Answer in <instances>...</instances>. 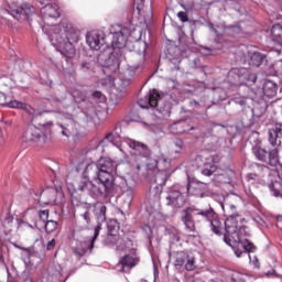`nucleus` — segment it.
<instances>
[{"label":"nucleus","instance_id":"9b49d317","mask_svg":"<svg viewBox=\"0 0 282 282\" xmlns=\"http://www.w3.org/2000/svg\"><path fill=\"white\" fill-rule=\"evenodd\" d=\"M102 227L98 225L94 230V237L93 238H86L83 242H79L75 248L74 252L75 254H78L79 257H83L86 254L87 250L94 249V241L98 239V235H100V230Z\"/></svg>","mask_w":282,"mask_h":282},{"label":"nucleus","instance_id":"c85d7f7f","mask_svg":"<svg viewBox=\"0 0 282 282\" xmlns=\"http://www.w3.org/2000/svg\"><path fill=\"white\" fill-rule=\"evenodd\" d=\"M270 166H279V149H273L268 154V161Z\"/></svg>","mask_w":282,"mask_h":282},{"label":"nucleus","instance_id":"dca6fc26","mask_svg":"<svg viewBox=\"0 0 282 282\" xmlns=\"http://www.w3.org/2000/svg\"><path fill=\"white\" fill-rule=\"evenodd\" d=\"M41 14L43 15L44 20L58 19V17H61V11L58 10V4L48 3V4L44 6L41 9Z\"/></svg>","mask_w":282,"mask_h":282},{"label":"nucleus","instance_id":"1a4fd4ad","mask_svg":"<svg viewBox=\"0 0 282 282\" xmlns=\"http://www.w3.org/2000/svg\"><path fill=\"white\" fill-rule=\"evenodd\" d=\"M128 145L138 153V155L134 156V162H137V169L140 171V167L147 162V158L150 155L149 148L144 143H140L135 140H129Z\"/></svg>","mask_w":282,"mask_h":282},{"label":"nucleus","instance_id":"13d9d810","mask_svg":"<svg viewBox=\"0 0 282 282\" xmlns=\"http://www.w3.org/2000/svg\"><path fill=\"white\" fill-rule=\"evenodd\" d=\"M193 282H204L200 278H195Z\"/></svg>","mask_w":282,"mask_h":282},{"label":"nucleus","instance_id":"423d86ee","mask_svg":"<svg viewBox=\"0 0 282 282\" xmlns=\"http://www.w3.org/2000/svg\"><path fill=\"white\" fill-rule=\"evenodd\" d=\"M94 212L99 224H102L107 220V207L104 204L97 203L95 208L89 205H84L78 208V228H82V230L89 228V224H91V213Z\"/></svg>","mask_w":282,"mask_h":282},{"label":"nucleus","instance_id":"052dcab7","mask_svg":"<svg viewBox=\"0 0 282 282\" xmlns=\"http://www.w3.org/2000/svg\"><path fill=\"white\" fill-rule=\"evenodd\" d=\"M28 268H32V262L25 261Z\"/></svg>","mask_w":282,"mask_h":282},{"label":"nucleus","instance_id":"f3484780","mask_svg":"<svg viewBox=\"0 0 282 282\" xmlns=\"http://www.w3.org/2000/svg\"><path fill=\"white\" fill-rule=\"evenodd\" d=\"M279 138H282V123H276L274 128L269 130V142L272 147L281 144Z\"/></svg>","mask_w":282,"mask_h":282},{"label":"nucleus","instance_id":"0e129e2a","mask_svg":"<svg viewBox=\"0 0 282 282\" xmlns=\"http://www.w3.org/2000/svg\"><path fill=\"white\" fill-rule=\"evenodd\" d=\"M140 282H149V281H147V280H141Z\"/></svg>","mask_w":282,"mask_h":282},{"label":"nucleus","instance_id":"5fc2aeb1","mask_svg":"<svg viewBox=\"0 0 282 282\" xmlns=\"http://www.w3.org/2000/svg\"><path fill=\"white\" fill-rule=\"evenodd\" d=\"M237 102H238V105H240L241 107H243V105H246V99H242V100L237 101Z\"/></svg>","mask_w":282,"mask_h":282},{"label":"nucleus","instance_id":"6e6d98bb","mask_svg":"<svg viewBox=\"0 0 282 282\" xmlns=\"http://www.w3.org/2000/svg\"><path fill=\"white\" fill-rule=\"evenodd\" d=\"M139 106L141 107V109H148L149 107L142 105V101H139Z\"/></svg>","mask_w":282,"mask_h":282},{"label":"nucleus","instance_id":"c756f323","mask_svg":"<svg viewBox=\"0 0 282 282\" xmlns=\"http://www.w3.org/2000/svg\"><path fill=\"white\" fill-rule=\"evenodd\" d=\"M158 100H160V94L158 93V90L153 89L148 95V105H150L151 107H155L158 105Z\"/></svg>","mask_w":282,"mask_h":282},{"label":"nucleus","instance_id":"58836bf2","mask_svg":"<svg viewBox=\"0 0 282 282\" xmlns=\"http://www.w3.org/2000/svg\"><path fill=\"white\" fill-rule=\"evenodd\" d=\"M84 113L86 118H94V116H96V108H94V106H89V108L86 109Z\"/></svg>","mask_w":282,"mask_h":282},{"label":"nucleus","instance_id":"b1692460","mask_svg":"<svg viewBox=\"0 0 282 282\" xmlns=\"http://www.w3.org/2000/svg\"><path fill=\"white\" fill-rule=\"evenodd\" d=\"M130 45H132V52H135L137 54H139V56H144V54H147V42L135 40V37H133L132 35V41Z\"/></svg>","mask_w":282,"mask_h":282},{"label":"nucleus","instance_id":"f03ea898","mask_svg":"<svg viewBox=\"0 0 282 282\" xmlns=\"http://www.w3.org/2000/svg\"><path fill=\"white\" fill-rule=\"evenodd\" d=\"M116 171L118 167L109 158L99 159L97 164H82L77 167L78 176L73 186L75 191L88 193L91 197L110 193Z\"/></svg>","mask_w":282,"mask_h":282},{"label":"nucleus","instance_id":"f704fd0d","mask_svg":"<svg viewBox=\"0 0 282 282\" xmlns=\"http://www.w3.org/2000/svg\"><path fill=\"white\" fill-rule=\"evenodd\" d=\"M72 96L75 102H83V100H85V94L80 93L79 90H74Z\"/></svg>","mask_w":282,"mask_h":282},{"label":"nucleus","instance_id":"20e7f679","mask_svg":"<svg viewBox=\"0 0 282 282\" xmlns=\"http://www.w3.org/2000/svg\"><path fill=\"white\" fill-rule=\"evenodd\" d=\"M107 246H110L112 250L117 252H129L126 254L117 265L118 270L121 272H129L132 268L138 265V256H135V245L130 239H124L120 236L113 234L107 236L106 238Z\"/></svg>","mask_w":282,"mask_h":282},{"label":"nucleus","instance_id":"680f3d73","mask_svg":"<svg viewBox=\"0 0 282 282\" xmlns=\"http://www.w3.org/2000/svg\"><path fill=\"white\" fill-rule=\"evenodd\" d=\"M262 171H264V173H268L269 169L265 166H262Z\"/></svg>","mask_w":282,"mask_h":282},{"label":"nucleus","instance_id":"7c9ffc66","mask_svg":"<svg viewBox=\"0 0 282 282\" xmlns=\"http://www.w3.org/2000/svg\"><path fill=\"white\" fill-rule=\"evenodd\" d=\"M112 85L117 91H122V89L129 87V80H122V78H118L112 82Z\"/></svg>","mask_w":282,"mask_h":282},{"label":"nucleus","instance_id":"69168bd1","mask_svg":"<svg viewBox=\"0 0 282 282\" xmlns=\"http://www.w3.org/2000/svg\"><path fill=\"white\" fill-rule=\"evenodd\" d=\"M174 282H180L178 280H174Z\"/></svg>","mask_w":282,"mask_h":282},{"label":"nucleus","instance_id":"39448f33","mask_svg":"<svg viewBox=\"0 0 282 282\" xmlns=\"http://www.w3.org/2000/svg\"><path fill=\"white\" fill-rule=\"evenodd\" d=\"M133 34H135V29L131 25L122 26L116 24L110 28L111 46L113 48L112 56H117V61H122V54L118 56L120 50H124V47L131 50L129 45L133 41Z\"/></svg>","mask_w":282,"mask_h":282},{"label":"nucleus","instance_id":"603ef678","mask_svg":"<svg viewBox=\"0 0 282 282\" xmlns=\"http://www.w3.org/2000/svg\"><path fill=\"white\" fill-rule=\"evenodd\" d=\"M158 276H160V271H158V269H154V281H156Z\"/></svg>","mask_w":282,"mask_h":282},{"label":"nucleus","instance_id":"393cba45","mask_svg":"<svg viewBox=\"0 0 282 282\" xmlns=\"http://www.w3.org/2000/svg\"><path fill=\"white\" fill-rule=\"evenodd\" d=\"M270 39L273 43L282 45V26L281 24H274L270 30Z\"/></svg>","mask_w":282,"mask_h":282},{"label":"nucleus","instance_id":"774afa93","mask_svg":"<svg viewBox=\"0 0 282 282\" xmlns=\"http://www.w3.org/2000/svg\"><path fill=\"white\" fill-rule=\"evenodd\" d=\"M0 138H1V129H0Z\"/></svg>","mask_w":282,"mask_h":282},{"label":"nucleus","instance_id":"cd10ccee","mask_svg":"<svg viewBox=\"0 0 282 282\" xmlns=\"http://www.w3.org/2000/svg\"><path fill=\"white\" fill-rule=\"evenodd\" d=\"M264 58H265V56H263V54H261L259 52H253V53L250 54L249 65H253L254 67H259L261 65V63H263Z\"/></svg>","mask_w":282,"mask_h":282},{"label":"nucleus","instance_id":"bb28decb","mask_svg":"<svg viewBox=\"0 0 282 282\" xmlns=\"http://www.w3.org/2000/svg\"><path fill=\"white\" fill-rule=\"evenodd\" d=\"M234 197H227L223 204V209L224 210H230L231 215L229 217H232L235 219V216L237 215V205L235 203Z\"/></svg>","mask_w":282,"mask_h":282},{"label":"nucleus","instance_id":"c9c22d12","mask_svg":"<svg viewBox=\"0 0 282 282\" xmlns=\"http://www.w3.org/2000/svg\"><path fill=\"white\" fill-rule=\"evenodd\" d=\"M217 171V167L215 165H209V167H205L203 170V175H207L208 177H210V175H213V173H215Z\"/></svg>","mask_w":282,"mask_h":282},{"label":"nucleus","instance_id":"4be33fe9","mask_svg":"<svg viewBox=\"0 0 282 282\" xmlns=\"http://www.w3.org/2000/svg\"><path fill=\"white\" fill-rule=\"evenodd\" d=\"M39 138H41V133L39 132V128L34 126H30L23 137L22 140L23 142H39Z\"/></svg>","mask_w":282,"mask_h":282},{"label":"nucleus","instance_id":"72a5a7b5","mask_svg":"<svg viewBox=\"0 0 282 282\" xmlns=\"http://www.w3.org/2000/svg\"><path fill=\"white\" fill-rule=\"evenodd\" d=\"M58 228V223L55 220H47L45 223V230L46 232H54Z\"/></svg>","mask_w":282,"mask_h":282},{"label":"nucleus","instance_id":"de8ad7c7","mask_svg":"<svg viewBox=\"0 0 282 282\" xmlns=\"http://www.w3.org/2000/svg\"><path fill=\"white\" fill-rule=\"evenodd\" d=\"M91 68V64L84 62L80 64V69H83V72H89V69Z\"/></svg>","mask_w":282,"mask_h":282},{"label":"nucleus","instance_id":"3c124183","mask_svg":"<svg viewBox=\"0 0 282 282\" xmlns=\"http://www.w3.org/2000/svg\"><path fill=\"white\" fill-rule=\"evenodd\" d=\"M209 28L215 32V34L219 35V31L215 29L214 24H209Z\"/></svg>","mask_w":282,"mask_h":282},{"label":"nucleus","instance_id":"09e8293b","mask_svg":"<svg viewBox=\"0 0 282 282\" xmlns=\"http://www.w3.org/2000/svg\"><path fill=\"white\" fill-rule=\"evenodd\" d=\"M4 100H6V95L3 93H0V105H3Z\"/></svg>","mask_w":282,"mask_h":282},{"label":"nucleus","instance_id":"473e14b6","mask_svg":"<svg viewBox=\"0 0 282 282\" xmlns=\"http://www.w3.org/2000/svg\"><path fill=\"white\" fill-rule=\"evenodd\" d=\"M155 183L159 184V186H164V184H166V172L165 171H160L155 175Z\"/></svg>","mask_w":282,"mask_h":282},{"label":"nucleus","instance_id":"ddd939ff","mask_svg":"<svg viewBox=\"0 0 282 282\" xmlns=\"http://www.w3.org/2000/svg\"><path fill=\"white\" fill-rule=\"evenodd\" d=\"M33 13L34 7L29 3H24L18 8H12L9 11V14L17 21H26V19H30V15Z\"/></svg>","mask_w":282,"mask_h":282},{"label":"nucleus","instance_id":"8fccbe9b","mask_svg":"<svg viewBox=\"0 0 282 282\" xmlns=\"http://www.w3.org/2000/svg\"><path fill=\"white\" fill-rule=\"evenodd\" d=\"M272 191H273L274 197H281L282 196L280 191H274V189H272Z\"/></svg>","mask_w":282,"mask_h":282},{"label":"nucleus","instance_id":"5701e85b","mask_svg":"<svg viewBox=\"0 0 282 282\" xmlns=\"http://www.w3.org/2000/svg\"><path fill=\"white\" fill-rule=\"evenodd\" d=\"M7 107H10L11 109H24V111H26V113H30V116H36V110H34V108H32V106H30L28 104H23L18 100H12V101L7 102Z\"/></svg>","mask_w":282,"mask_h":282},{"label":"nucleus","instance_id":"338daca9","mask_svg":"<svg viewBox=\"0 0 282 282\" xmlns=\"http://www.w3.org/2000/svg\"><path fill=\"white\" fill-rule=\"evenodd\" d=\"M24 226H30V225H28V224H24Z\"/></svg>","mask_w":282,"mask_h":282},{"label":"nucleus","instance_id":"4468645a","mask_svg":"<svg viewBox=\"0 0 282 282\" xmlns=\"http://www.w3.org/2000/svg\"><path fill=\"white\" fill-rule=\"evenodd\" d=\"M120 182H121V191L122 193H124L126 195H128V197H133V193H135V178H133L132 175L127 174L126 176L119 177Z\"/></svg>","mask_w":282,"mask_h":282},{"label":"nucleus","instance_id":"864d4df0","mask_svg":"<svg viewBox=\"0 0 282 282\" xmlns=\"http://www.w3.org/2000/svg\"><path fill=\"white\" fill-rule=\"evenodd\" d=\"M226 175L228 176V180H230V177L232 176V171L231 170L227 171Z\"/></svg>","mask_w":282,"mask_h":282},{"label":"nucleus","instance_id":"49530a36","mask_svg":"<svg viewBox=\"0 0 282 282\" xmlns=\"http://www.w3.org/2000/svg\"><path fill=\"white\" fill-rule=\"evenodd\" d=\"M56 248V239H52L47 242L46 250H54Z\"/></svg>","mask_w":282,"mask_h":282},{"label":"nucleus","instance_id":"a878e982","mask_svg":"<svg viewBox=\"0 0 282 282\" xmlns=\"http://www.w3.org/2000/svg\"><path fill=\"white\" fill-rule=\"evenodd\" d=\"M278 89H279V87L272 80H267L263 84V94L268 98H274V96H276Z\"/></svg>","mask_w":282,"mask_h":282},{"label":"nucleus","instance_id":"aec40b11","mask_svg":"<svg viewBox=\"0 0 282 282\" xmlns=\"http://www.w3.org/2000/svg\"><path fill=\"white\" fill-rule=\"evenodd\" d=\"M171 164V160L161 154L158 159L150 160L148 163V169L153 171L154 169H166Z\"/></svg>","mask_w":282,"mask_h":282},{"label":"nucleus","instance_id":"412c9836","mask_svg":"<svg viewBox=\"0 0 282 282\" xmlns=\"http://www.w3.org/2000/svg\"><path fill=\"white\" fill-rule=\"evenodd\" d=\"M206 191V184L191 182L187 185V193L189 195H195L196 197H204Z\"/></svg>","mask_w":282,"mask_h":282},{"label":"nucleus","instance_id":"a19ab883","mask_svg":"<svg viewBox=\"0 0 282 282\" xmlns=\"http://www.w3.org/2000/svg\"><path fill=\"white\" fill-rule=\"evenodd\" d=\"M93 98H96L98 100L97 102H105L106 100L105 95L100 91L93 93Z\"/></svg>","mask_w":282,"mask_h":282},{"label":"nucleus","instance_id":"4c0bfd02","mask_svg":"<svg viewBox=\"0 0 282 282\" xmlns=\"http://www.w3.org/2000/svg\"><path fill=\"white\" fill-rule=\"evenodd\" d=\"M273 69H274V72H275V74H279L280 76H282V59L276 61V62L273 64Z\"/></svg>","mask_w":282,"mask_h":282},{"label":"nucleus","instance_id":"79ce46f5","mask_svg":"<svg viewBox=\"0 0 282 282\" xmlns=\"http://www.w3.org/2000/svg\"><path fill=\"white\" fill-rule=\"evenodd\" d=\"M134 4L137 6L138 13L142 14V10L144 7V0H134Z\"/></svg>","mask_w":282,"mask_h":282},{"label":"nucleus","instance_id":"c03bdc74","mask_svg":"<svg viewBox=\"0 0 282 282\" xmlns=\"http://www.w3.org/2000/svg\"><path fill=\"white\" fill-rule=\"evenodd\" d=\"M183 145H184V143L182 141H176L175 144H174L173 152L174 153H181Z\"/></svg>","mask_w":282,"mask_h":282},{"label":"nucleus","instance_id":"f8f14e48","mask_svg":"<svg viewBox=\"0 0 282 282\" xmlns=\"http://www.w3.org/2000/svg\"><path fill=\"white\" fill-rule=\"evenodd\" d=\"M59 118L63 122L55 126V131L64 135V138H69L74 133V119L72 115H59Z\"/></svg>","mask_w":282,"mask_h":282},{"label":"nucleus","instance_id":"bf43d9fd","mask_svg":"<svg viewBox=\"0 0 282 282\" xmlns=\"http://www.w3.org/2000/svg\"><path fill=\"white\" fill-rule=\"evenodd\" d=\"M272 274H274V271L267 272V276H272Z\"/></svg>","mask_w":282,"mask_h":282},{"label":"nucleus","instance_id":"2eb2a0df","mask_svg":"<svg viewBox=\"0 0 282 282\" xmlns=\"http://www.w3.org/2000/svg\"><path fill=\"white\" fill-rule=\"evenodd\" d=\"M56 193H58V191L54 187H47L43 189V192L41 193V198L39 200L40 206H47V204L56 202Z\"/></svg>","mask_w":282,"mask_h":282},{"label":"nucleus","instance_id":"37998d69","mask_svg":"<svg viewBox=\"0 0 282 282\" xmlns=\"http://www.w3.org/2000/svg\"><path fill=\"white\" fill-rule=\"evenodd\" d=\"M247 182H249L250 184H254L257 182V180H259V175L257 174H248L246 176Z\"/></svg>","mask_w":282,"mask_h":282},{"label":"nucleus","instance_id":"6ab92c4d","mask_svg":"<svg viewBox=\"0 0 282 282\" xmlns=\"http://www.w3.org/2000/svg\"><path fill=\"white\" fill-rule=\"evenodd\" d=\"M120 135L118 133H108L106 138L98 144L97 149H100V147H108V144H111L112 147H117L122 151V148H120Z\"/></svg>","mask_w":282,"mask_h":282},{"label":"nucleus","instance_id":"e2e57ef3","mask_svg":"<svg viewBox=\"0 0 282 282\" xmlns=\"http://www.w3.org/2000/svg\"><path fill=\"white\" fill-rule=\"evenodd\" d=\"M254 259H256V262H253V263H254V267L257 268V263H259V260L257 258H254Z\"/></svg>","mask_w":282,"mask_h":282},{"label":"nucleus","instance_id":"a18cd8bd","mask_svg":"<svg viewBox=\"0 0 282 282\" xmlns=\"http://www.w3.org/2000/svg\"><path fill=\"white\" fill-rule=\"evenodd\" d=\"M177 18L180 19V21H182L183 23H186V21H188V14H186V12L184 11H180L177 13Z\"/></svg>","mask_w":282,"mask_h":282},{"label":"nucleus","instance_id":"4d7b16f0","mask_svg":"<svg viewBox=\"0 0 282 282\" xmlns=\"http://www.w3.org/2000/svg\"><path fill=\"white\" fill-rule=\"evenodd\" d=\"M161 113H163V116H171V112L169 110H166L165 112L161 111Z\"/></svg>","mask_w":282,"mask_h":282},{"label":"nucleus","instance_id":"2f4dec72","mask_svg":"<svg viewBox=\"0 0 282 282\" xmlns=\"http://www.w3.org/2000/svg\"><path fill=\"white\" fill-rule=\"evenodd\" d=\"M269 152L265 149L258 148L256 151V158L261 162H268Z\"/></svg>","mask_w":282,"mask_h":282},{"label":"nucleus","instance_id":"7ed1b4c3","mask_svg":"<svg viewBox=\"0 0 282 282\" xmlns=\"http://www.w3.org/2000/svg\"><path fill=\"white\" fill-rule=\"evenodd\" d=\"M42 32L48 36L53 45L64 47L65 51L62 52V54L64 55L66 63L69 58H74V55L76 54L74 43L80 41V33L76 31L72 24L66 25L62 30L61 25H50L44 23V25H42Z\"/></svg>","mask_w":282,"mask_h":282},{"label":"nucleus","instance_id":"e433bc0d","mask_svg":"<svg viewBox=\"0 0 282 282\" xmlns=\"http://www.w3.org/2000/svg\"><path fill=\"white\" fill-rule=\"evenodd\" d=\"M40 127L45 133H52V127H54V123L52 122L41 123Z\"/></svg>","mask_w":282,"mask_h":282},{"label":"nucleus","instance_id":"f257e3e1","mask_svg":"<svg viewBox=\"0 0 282 282\" xmlns=\"http://www.w3.org/2000/svg\"><path fill=\"white\" fill-rule=\"evenodd\" d=\"M194 219H205L210 223V228L215 235H224L225 242L228 243L234 249L236 257H248V252H252L254 245H252L248 238V231L246 227L237 226V218L228 217L224 224L219 220V216L213 210L208 209H197L189 207L183 212L182 221L187 230V237H197V231H195V221Z\"/></svg>","mask_w":282,"mask_h":282},{"label":"nucleus","instance_id":"a211bd4d","mask_svg":"<svg viewBox=\"0 0 282 282\" xmlns=\"http://www.w3.org/2000/svg\"><path fill=\"white\" fill-rule=\"evenodd\" d=\"M167 206H174L180 208V206H184V196L180 191H172L167 196Z\"/></svg>","mask_w":282,"mask_h":282},{"label":"nucleus","instance_id":"ea45409f","mask_svg":"<svg viewBox=\"0 0 282 282\" xmlns=\"http://www.w3.org/2000/svg\"><path fill=\"white\" fill-rule=\"evenodd\" d=\"M39 217L42 221H47V218L50 217V210H47V209L40 210Z\"/></svg>","mask_w":282,"mask_h":282},{"label":"nucleus","instance_id":"6e6552de","mask_svg":"<svg viewBox=\"0 0 282 282\" xmlns=\"http://www.w3.org/2000/svg\"><path fill=\"white\" fill-rule=\"evenodd\" d=\"M229 78L234 79L235 85L257 83V75L254 73H250L248 68H232L229 72Z\"/></svg>","mask_w":282,"mask_h":282},{"label":"nucleus","instance_id":"9d476101","mask_svg":"<svg viewBox=\"0 0 282 282\" xmlns=\"http://www.w3.org/2000/svg\"><path fill=\"white\" fill-rule=\"evenodd\" d=\"M86 43L90 50L98 52V50H102L107 45V40L101 31H89L86 33Z\"/></svg>","mask_w":282,"mask_h":282},{"label":"nucleus","instance_id":"0eeeda50","mask_svg":"<svg viewBox=\"0 0 282 282\" xmlns=\"http://www.w3.org/2000/svg\"><path fill=\"white\" fill-rule=\"evenodd\" d=\"M175 268H185L188 272L195 269V256L186 251H177L172 254Z\"/></svg>","mask_w":282,"mask_h":282}]
</instances>
